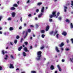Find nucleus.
Masks as SVG:
<instances>
[{"label": "nucleus", "mask_w": 73, "mask_h": 73, "mask_svg": "<svg viewBox=\"0 0 73 73\" xmlns=\"http://www.w3.org/2000/svg\"><path fill=\"white\" fill-rule=\"evenodd\" d=\"M65 9H68V7H66V6H64V7Z\"/></svg>", "instance_id": "52"}, {"label": "nucleus", "mask_w": 73, "mask_h": 73, "mask_svg": "<svg viewBox=\"0 0 73 73\" xmlns=\"http://www.w3.org/2000/svg\"><path fill=\"white\" fill-rule=\"evenodd\" d=\"M60 15V13H59V12H58L57 14V16H59V15Z\"/></svg>", "instance_id": "40"}, {"label": "nucleus", "mask_w": 73, "mask_h": 73, "mask_svg": "<svg viewBox=\"0 0 73 73\" xmlns=\"http://www.w3.org/2000/svg\"><path fill=\"white\" fill-rule=\"evenodd\" d=\"M5 58H4V59H5V60H7V58H9V56H8V55H5Z\"/></svg>", "instance_id": "14"}, {"label": "nucleus", "mask_w": 73, "mask_h": 73, "mask_svg": "<svg viewBox=\"0 0 73 73\" xmlns=\"http://www.w3.org/2000/svg\"><path fill=\"white\" fill-rule=\"evenodd\" d=\"M36 13H38V12H39V10H38V9H37L36 11Z\"/></svg>", "instance_id": "38"}, {"label": "nucleus", "mask_w": 73, "mask_h": 73, "mask_svg": "<svg viewBox=\"0 0 73 73\" xmlns=\"http://www.w3.org/2000/svg\"><path fill=\"white\" fill-rule=\"evenodd\" d=\"M53 17H55L53 15H51L50 16V18H52Z\"/></svg>", "instance_id": "30"}, {"label": "nucleus", "mask_w": 73, "mask_h": 73, "mask_svg": "<svg viewBox=\"0 0 73 73\" xmlns=\"http://www.w3.org/2000/svg\"><path fill=\"white\" fill-rule=\"evenodd\" d=\"M0 70H2V67L0 66Z\"/></svg>", "instance_id": "57"}, {"label": "nucleus", "mask_w": 73, "mask_h": 73, "mask_svg": "<svg viewBox=\"0 0 73 73\" xmlns=\"http://www.w3.org/2000/svg\"><path fill=\"white\" fill-rule=\"evenodd\" d=\"M53 33H54V31H52L49 33V34H50V35H53Z\"/></svg>", "instance_id": "24"}, {"label": "nucleus", "mask_w": 73, "mask_h": 73, "mask_svg": "<svg viewBox=\"0 0 73 73\" xmlns=\"http://www.w3.org/2000/svg\"><path fill=\"white\" fill-rule=\"evenodd\" d=\"M13 64H10V65L9 66L10 69H11V68H14V67L13 66Z\"/></svg>", "instance_id": "7"}, {"label": "nucleus", "mask_w": 73, "mask_h": 73, "mask_svg": "<svg viewBox=\"0 0 73 73\" xmlns=\"http://www.w3.org/2000/svg\"><path fill=\"white\" fill-rule=\"evenodd\" d=\"M20 21H21V22H22V20H23V19H22V17H21V19H20Z\"/></svg>", "instance_id": "50"}, {"label": "nucleus", "mask_w": 73, "mask_h": 73, "mask_svg": "<svg viewBox=\"0 0 73 73\" xmlns=\"http://www.w3.org/2000/svg\"><path fill=\"white\" fill-rule=\"evenodd\" d=\"M65 50L66 51H68V50H69V48H66Z\"/></svg>", "instance_id": "41"}, {"label": "nucleus", "mask_w": 73, "mask_h": 73, "mask_svg": "<svg viewBox=\"0 0 73 73\" xmlns=\"http://www.w3.org/2000/svg\"><path fill=\"white\" fill-rule=\"evenodd\" d=\"M8 20H11V18H9L8 19Z\"/></svg>", "instance_id": "58"}, {"label": "nucleus", "mask_w": 73, "mask_h": 73, "mask_svg": "<svg viewBox=\"0 0 73 73\" xmlns=\"http://www.w3.org/2000/svg\"><path fill=\"white\" fill-rule=\"evenodd\" d=\"M30 27L31 28H33V27H34V26H33V25H31L30 26Z\"/></svg>", "instance_id": "47"}, {"label": "nucleus", "mask_w": 73, "mask_h": 73, "mask_svg": "<svg viewBox=\"0 0 73 73\" xmlns=\"http://www.w3.org/2000/svg\"><path fill=\"white\" fill-rule=\"evenodd\" d=\"M2 52L3 55H4V54H5V52H4V50H2Z\"/></svg>", "instance_id": "36"}, {"label": "nucleus", "mask_w": 73, "mask_h": 73, "mask_svg": "<svg viewBox=\"0 0 73 73\" xmlns=\"http://www.w3.org/2000/svg\"><path fill=\"white\" fill-rule=\"evenodd\" d=\"M23 56L24 57H25L26 56H27V54H26V53L25 52H23Z\"/></svg>", "instance_id": "18"}, {"label": "nucleus", "mask_w": 73, "mask_h": 73, "mask_svg": "<svg viewBox=\"0 0 73 73\" xmlns=\"http://www.w3.org/2000/svg\"><path fill=\"white\" fill-rule=\"evenodd\" d=\"M57 67L58 68V69H59V70L61 72V67H60V66L59 65H58L57 66Z\"/></svg>", "instance_id": "9"}, {"label": "nucleus", "mask_w": 73, "mask_h": 73, "mask_svg": "<svg viewBox=\"0 0 73 73\" xmlns=\"http://www.w3.org/2000/svg\"><path fill=\"white\" fill-rule=\"evenodd\" d=\"M42 15V13H41L38 16V17L40 18L41 17V16Z\"/></svg>", "instance_id": "19"}, {"label": "nucleus", "mask_w": 73, "mask_h": 73, "mask_svg": "<svg viewBox=\"0 0 73 73\" xmlns=\"http://www.w3.org/2000/svg\"><path fill=\"white\" fill-rule=\"evenodd\" d=\"M61 50L62 51L64 50V48H61Z\"/></svg>", "instance_id": "62"}, {"label": "nucleus", "mask_w": 73, "mask_h": 73, "mask_svg": "<svg viewBox=\"0 0 73 73\" xmlns=\"http://www.w3.org/2000/svg\"><path fill=\"white\" fill-rule=\"evenodd\" d=\"M66 42L68 44L69 43V40H66Z\"/></svg>", "instance_id": "51"}, {"label": "nucleus", "mask_w": 73, "mask_h": 73, "mask_svg": "<svg viewBox=\"0 0 73 73\" xmlns=\"http://www.w3.org/2000/svg\"><path fill=\"white\" fill-rule=\"evenodd\" d=\"M66 22H68V23H70V21H69V19H66Z\"/></svg>", "instance_id": "32"}, {"label": "nucleus", "mask_w": 73, "mask_h": 73, "mask_svg": "<svg viewBox=\"0 0 73 73\" xmlns=\"http://www.w3.org/2000/svg\"><path fill=\"white\" fill-rule=\"evenodd\" d=\"M29 1H30L29 0H28V1H27V3H29Z\"/></svg>", "instance_id": "63"}, {"label": "nucleus", "mask_w": 73, "mask_h": 73, "mask_svg": "<svg viewBox=\"0 0 73 73\" xmlns=\"http://www.w3.org/2000/svg\"><path fill=\"white\" fill-rule=\"evenodd\" d=\"M28 31L29 33H31V30L30 29H28Z\"/></svg>", "instance_id": "33"}, {"label": "nucleus", "mask_w": 73, "mask_h": 73, "mask_svg": "<svg viewBox=\"0 0 73 73\" xmlns=\"http://www.w3.org/2000/svg\"><path fill=\"white\" fill-rule=\"evenodd\" d=\"M49 29V26L47 25V26L46 27V32H47Z\"/></svg>", "instance_id": "4"}, {"label": "nucleus", "mask_w": 73, "mask_h": 73, "mask_svg": "<svg viewBox=\"0 0 73 73\" xmlns=\"http://www.w3.org/2000/svg\"><path fill=\"white\" fill-rule=\"evenodd\" d=\"M15 9H16V8L13 7H12L10 8V10H11V11H13V10H15Z\"/></svg>", "instance_id": "12"}, {"label": "nucleus", "mask_w": 73, "mask_h": 73, "mask_svg": "<svg viewBox=\"0 0 73 73\" xmlns=\"http://www.w3.org/2000/svg\"><path fill=\"white\" fill-rule=\"evenodd\" d=\"M23 50H25V52H29V50H28L27 47H25L24 48H23Z\"/></svg>", "instance_id": "2"}, {"label": "nucleus", "mask_w": 73, "mask_h": 73, "mask_svg": "<svg viewBox=\"0 0 73 73\" xmlns=\"http://www.w3.org/2000/svg\"><path fill=\"white\" fill-rule=\"evenodd\" d=\"M25 36H28V32H26Z\"/></svg>", "instance_id": "54"}, {"label": "nucleus", "mask_w": 73, "mask_h": 73, "mask_svg": "<svg viewBox=\"0 0 73 73\" xmlns=\"http://www.w3.org/2000/svg\"><path fill=\"white\" fill-rule=\"evenodd\" d=\"M20 38V36L19 35H17L16 37V38L17 39H18V38Z\"/></svg>", "instance_id": "39"}, {"label": "nucleus", "mask_w": 73, "mask_h": 73, "mask_svg": "<svg viewBox=\"0 0 73 73\" xmlns=\"http://www.w3.org/2000/svg\"><path fill=\"white\" fill-rule=\"evenodd\" d=\"M58 36H59V34H57L56 35V37L58 39Z\"/></svg>", "instance_id": "37"}, {"label": "nucleus", "mask_w": 73, "mask_h": 73, "mask_svg": "<svg viewBox=\"0 0 73 73\" xmlns=\"http://www.w3.org/2000/svg\"><path fill=\"white\" fill-rule=\"evenodd\" d=\"M11 58H12V59H14V57H13V55H11L10 56Z\"/></svg>", "instance_id": "26"}, {"label": "nucleus", "mask_w": 73, "mask_h": 73, "mask_svg": "<svg viewBox=\"0 0 73 73\" xmlns=\"http://www.w3.org/2000/svg\"><path fill=\"white\" fill-rule=\"evenodd\" d=\"M16 70H19V68H17L16 69Z\"/></svg>", "instance_id": "61"}, {"label": "nucleus", "mask_w": 73, "mask_h": 73, "mask_svg": "<svg viewBox=\"0 0 73 73\" xmlns=\"http://www.w3.org/2000/svg\"><path fill=\"white\" fill-rule=\"evenodd\" d=\"M13 7H17L18 6L17 5V4H13Z\"/></svg>", "instance_id": "21"}, {"label": "nucleus", "mask_w": 73, "mask_h": 73, "mask_svg": "<svg viewBox=\"0 0 73 73\" xmlns=\"http://www.w3.org/2000/svg\"><path fill=\"white\" fill-rule=\"evenodd\" d=\"M54 73H57V71H56Z\"/></svg>", "instance_id": "64"}, {"label": "nucleus", "mask_w": 73, "mask_h": 73, "mask_svg": "<svg viewBox=\"0 0 73 73\" xmlns=\"http://www.w3.org/2000/svg\"><path fill=\"white\" fill-rule=\"evenodd\" d=\"M62 62H65V60L64 59H62Z\"/></svg>", "instance_id": "45"}, {"label": "nucleus", "mask_w": 73, "mask_h": 73, "mask_svg": "<svg viewBox=\"0 0 73 73\" xmlns=\"http://www.w3.org/2000/svg\"><path fill=\"white\" fill-rule=\"evenodd\" d=\"M62 35H64V36H66V35H67V33H66V32L65 31H63L62 33Z\"/></svg>", "instance_id": "6"}, {"label": "nucleus", "mask_w": 73, "mask_h": 73, "mask_svg": "<svg viewBox=\"0 0 73 73\" xmlns=\"http://www.w3.org/2000/svg\"><path fill=\"white\" fill-rule=\"evenodd\" d=\"M32 48H33V47H32V46H31L30 47V49H32Z\"/></svg>", "instance_id": "44"}, {"label": "nucleus", "mask_w": 73, "mask_h": 73, "mask_svg": "<svg viewBox=\"0 0 73 73\" xmlns=\"http://www.w3.org/2000/svg\"><path fill=\"white\" fill-rule=\"evenodd\" d=\"M12 15V17H14L15 16V15H16V13L15 12H13L12 14H11Z\"/></svg>", "instance_id": "10"}, {"label": "nucleus", "mask_w": 73, "mask_h": 73, "mask_svg": "<svg viewBox=\"0 0 73 73\" xmlns=\"http://www.w3.org/2000/svg\"><path fill=\"white\" fill-rule=\"evenodd\" d=\"M22 48H23V47L22 46H21L18 48V50L19 51H21V50L22 49Z\"/></svg>", "instance_id": "11"}, {"label": "nucleus", "mask_w": 73, "mask_h": 73, "mask_svg": "<svg viewBox=\"0 0 73 73\" xmlns=\"http://www.w3.org/2000/svg\"><path fill=\"white\" fill-rule=\"evenodd\" d=\"M44 7H42V8L41 10V12H44Z\"/></svg>", "instance_id": "13"}, {"label": "nucleus", "mask_w": 73, "mask_h": 73, "mask_svg": "<svg viewBox=\"0 0 73 73\" xmlns=\"http://www.w3.org/2000/svg\"><path fill=\"white\" fill-rule=\"evenodd\" d=\"M70 27H71V28L72 29L73 28V24L71 23L70 24Z\"/></svg>", "instance_id": "27"}, {"label": "nucleus", "mask_w": 73, "mask_h": 73, "mask_svg": "<svg viewBox=\"0 0 73 73\" xmlns=\"http://www.w3.org/2000/svg\"><path fill=\"white\" fill-rule=\"evenodd\" d=\"M64 45V43L63 42H62L61 43V44L59 45V46L60 47H62V46H63Z\"/></svg>", "instance_id": "8"}, {"label": "nucleus", "mask_w": 73, "mask_h": 73, "mask_svg": "<svg viewBox=\"0 0 73 73\" xmlns=\"http://www.w3.org/2000/svg\"><path fill=\"white\" fill-rule=\"evenodd\" d=\"M58 19L59 20H61V19H62L61 17H59L58 18Z\"/></svg>", "instance_id": "43"}, {"label": "nucleus", "mask_w": 73, "mask_h": 73, "mask_svg": "<svg viewBox=\"0 0 73 73\" xmlns=\"http://www.w3.org/2000/svg\"><path fill=\"white\" fill-rule=\"evenodd\" d=\"M56 11H53L52 13V14L53 16H54L55 17V16H56Z\"/></svg>", "instance_id": "3"}, {"label": "nucleus", "mask_w": 73, "mask_h": 73, "mask_svg": "<svg viewBox=\"0 0 73 73\" xmlns=\"http://www.w3.org/2000/svg\"><path fill=\"white\" fill-rule=\"evenodd\" d=\"M28 16H29V17H32V15H31V14H30L28 15Z\"/></svg>", "instance_id": "42"}, {"label": "nucleus", "mask_w": 73, "mask_h": 73, "mask_svg": "<svg viewBox=\"0 0 73 73\" xmlns=\"http://www.w3.org/2000/svg\"><path fill=\"white\" fill-rule=\"evenodd\" d=\"M64 12H66V9H64Z\"/></svg>", "instance_id": "60"}, {"label": "nucleus", "mask_w": 73, "mask_h": 73, "mask_svg": "<svg viewBox=\"0 0 73 73\" xmlns=\"http://www.w3.org/2000/svg\"><path fill=\"white\" fill-rule=\"evenodd\" d=\"M24 44L25 45H28V42H24Z\"/></svg>", "instance_id": "23"}, {"label": "nucleus", "mask_w": 73, "mask_h": 73, "mask_svg": "<svg viewBox=\"0 0 73 73\" xmlns=\"http://www.w3.org/2000/svg\"><path fill=\"white\" fill-rule=\"evenodd\" d=\"M42 52L41 51H39L37 53V57L38 58H37V60H40V57H41V54Z\"/></svg>", "instance_id": "1"}, {"label": "nucleus", "mask_w": 73, "mask_h": 73, "mask_svg": "<svg viewBox=\"0 0 73 73\" xmlns=\"http://www.w3.org/2000/svg\"><path fill=\"white\" fill-rule=\"evenodd\" d=\"M45 35L44 34H42L41 35V37L42 38H44V37H45Z\"/></svg>", "instance_id": "25"}, {"label": "nucleus", "mask_w": 73, "mask_h": 73, "mask_svg": "<svg viewBox=\"0 0 73 73\" xmlns=\"http://www.w3.org/2000/svg\"><path fill=\"white\" fill-rule=\"evenodd\" d=\"M40 32L41 33H42L45 32V31L44 30H41L40 31Z\"/></svg>", "instance_id": "35"}, {"label": "nucleus", "mask_w": 73, "mask_h": 73, "mask_svg": "<svg viewBox=\"0 0 73 73\" xmlns=\"http://www.w3.org/2000/svg\"><path fill=\"white\" fill-rule=\"evenodd\" d=\"M23 38H22L21 39V41H20V42H22V41H23Z\"/></svg>", "instance_id": "49"}, {"label": "nucleus", "mask_w": 73, "mask_h": 73, "mask_svg": "<svg viewBox=\"0 0 73 73\" xmlns=\"http://www.w3.org/2000/svg\"><path fill=\"white\" fill-rule=\"evenodd\" d=\"M31 73H36V72L35 71H32L31 72Z\"/></svg>", "instance_id": "34"}, {"label": "nucleus", "mask_w": 73, "mask_h": 73, "mask_svg": "<svg viewBox=\"0 0 73 73\" xmlns=\"http://www.w3.org/2000/svg\"><path fill=\"white\" fill-rule=\"evenodd\" d=\"M9 29L10 31H13V29H14L12 27H11L9 28Z\"/></svg>", "instance_id": "20"}, {"label": "nucleus", "mask_w": 73, "mask_h": 73, "mask_svg": "<svg viewBox=\"0 0 73 73\" xmlns=\"http://www.w3.org/2000/svg\"><path fill=\"white\" fill-rule=\"evenodd\" d=\"M19 29H22V27H21V26L19 28Z\"/></svg>", "instance_id": "56"}, {"label": "nucleus", "mask_w": 73, "mask_h": 73, "mask_svg": "<svg viewBox=\"0 0 73 73\" xmlns=\"http://www.w3.org/2000/svg\"><path fill=\"white\" fill-rule=\"evenodd\" d=\"M55 50L57 52H60V50H58V47L57 46H56L55 48Z\"/></svg>", "instance_id": "5"}, {"label": "nucleus", "mask_w": 73, "mask_h": 73, "mask_svg": "<svg viewBox=\"0 0 73 73\" xmlns=\"http://www.w3.org/2000/svg\"><path fill=\"white\" fill-rule=\"evenodd\" d=\"M49 21H50V22H52V21H53V20L52 19H49Z\"/></svg>", "instance_id": "48"}, {"label": "nucleus", "mask_w": 73, "mask_h": 73, "mask_svg": "<svg viewBox=\"0 0 73 73\" xmlns=\"http://www.w3.org/2000/svg\"><path fill=\"white\" fill-rule=\"evenodd\" d=\"M70 5V3H67V5Z\"/></svg>", "instance_id": "59"}, {"label": "nucleus", "mask_w": 73, "mask_h": 73, "mask_svg": "<svg viewBox=\"0 0 73 73\" xmlns=\"http://www.w3.org/2000/svg\"><path fill=\"white\" fill-rule=\"evenodd\" d=\"M42 3L41 2H40V3H37V5H41V4H42Z\"/></svg>", "instance_id": "31"}, {"label": "nucleus", "mask_w": 73, "mask_h": 73, "mask_svg": "<svg viewBox=\"0 0 73 73\" xmlns=\"http://www.w3.org/2000/svg\"><path fill=\"white\" fill-rule=\"evenodd\" d=\"M71 8H72V7H73V1H71Z\"/></svg>", "instance_id": "17"}, {"label": "nucleus", "mask_w": 73, "mask_h": 73, "mask_svg": "<svg viewBox=\"0 0 73 73\" xmlns=\"http://www.w3.org/2000/svg\"><path fill=\"white\" fill-rule=\"evenodd\" d=\"M36 28H38V25H37V24L36 25Z\"/></svg>", "instance_id": "53"}, {"label": "nucleus", "mask_w": 73, "mask_h": 73, "mask_svg": "<svg viewBox=\"0 0 73 73\" xmlns=\"http://www.w3.org/2000/svg\"><path fill=\"white\" fill-rule=\"evenodd\" d=\"M45 48V46L44 45H42V46L40 48V49H43Z\"/></svg>", "instance_id": "16"}, {"label": "nucleus", "mask_w": 73, "mask_h": 73, "mask_svg": "<svg viewBox=\"0 0 73 73\" xmlns=\"http://www.w3.org/2000/svg\"><path fill=\"white\" fill-rule=\"evenodd\" d=\"M14 42L15 44H16L17 42V40H15L14 41Z\"/></svg>", "instance_id": "29"}, {"label": "nucleus", "mask_w": 73, "mask_h": 73, "mask_svg": "<svg viewBox=\"0 0 73 73\" xmlns=\"http://www.w3.org/2000/svg\"><path fill=\"white\" fill-rule=\"evenodd\" d=\"M50 68H51V70H53L54 69V66L53 65H52L50 67Z\"/></svg>", "instance_id": "15"}, {"label": "nucleus", "mask_w": 73, "mask_h": 73, "mask_svg": "<svg viewBox=\"0 0 73 73\" xmlns=\"http://www.w3.org/2000/svg\"><path fill=\"white\" fill-rule=\"evenodd\" d=\"M24 27H26L27 26V24L25 23H24Z\"/></svg>", "instance_id": "46"}, {"label": "nucleus", "mask_w": 73, "mask_h": 73, "mask_svg": "<svg viewBox=\"0 0 73 73\" xmlns=\"http://www.w3.org/2000/svg\"><path fill=\"white\" fill-rule=\"evenodd\" d=\"M2 18V16H0V21H1V20Z\"/></svg>", "instance_id": "55"}, {"label": "nucleus", "mask_w": 73, "mask_h": 73, "mask_svg": "<svg viewBox=\"0 0 73 73\" xmlns=\"http://www.w3.org/2000/svg\"><path fill=\"white\" fill-rule=\"evenodd\" d=\"M73 58L72 59V58H70V60L71 61V62H73V55L72 56Z\"/></svg>", "instance_id": "28"}, {"label": "nucleus", "mask_w": 73, "mask_h": 73, "mask_svg": "<svg viewBox=\"0 0 73 73\" xmlns=\"http://www.w3.org/2000/svg\"><path fill=\"white\" fill-rule=\"evenodd\" d=\"M57 32H58L57 31H55L54 32V36H55V35H56V33H57Z\"/></svg>", "instance_id": "22"}]
</instances>
